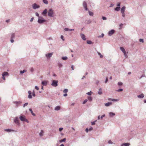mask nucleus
<instances>
[{
  "label": "nucleus",
  "instance_id": "obj_1",
  "mask_svg": "<svg viewBox=\"0 0 146 146\" xmlns=\"http://www.w3.org/2000/svg\"><path fill=\"white\" fill-rule=\"evenodd\" d=\"M53 10L52 9H50L48 12V16L50 17H53Z\"/></svg>",
  "mask_w": 146,
  "mask_h": 146
},
{
  "label": "nucleus",
  "instance_id": "obj_2",
  "mask_svg": "<svg viewBox=\"0 0 146 146\" xmlns=\"http://www.w3.org/2000/svg\"><path fill=\"white\" fill-rule=\"evenodd\" d=\"M46 21V20L44 19L42 17H39L38 20V22L39 23H43Z\"/></svg>",
  "mask_w": 146,
  "mask_h": 146
},
{
  "label": "nucleus",
  "instance_id": "obj_3",
  "mask_svg": "<svg viewBox=\"0 0 146 146\" xmlns=\"http://www.w3.org/2000/svg\"><path fill=\"white\" fill-rule=\"evenodd\" d=\"M58 83V81H56L55 80H53L52 83L51 85L52 86L54 87L57 86H58L57 83Z\"/></svg>",
  "mask_w": 146,
  "mask_h": 146
},
{
  "label": "nucleus",
  "instance_id": "obj_4",
  "mask_svg": "<svg viewBox=\"0 0 146 146\" xmlns=\"http://www.w3.org/2000/svg\"><path fill=\"white\" fill-rule=\"evenodd\" d=\"M19 118L21 121H24L28 122V121L25 118V116H21Z\"/></svg>",
  "mask_w": 146,
  "mask_h": 146
},
{
  "label": "nucleus",
  "instance_id": "obj_5",
  "mask_svg": "<svg viewBox=\"0 0 146 146\" xmlns=\"http://www.w3.org/2000/svg\"><path fill=\"white\" fill-rule=\"evenodd\" d=\"M120 48L121 51L123 53L124 55L126 57H127V55L126 54V51L124 48L122 47H120Z\"/></svg>",
  "mask_w": 146,
  "mask_h": 146
},
{
  "label": "nucleus",
  "instance_id": "obj_6",
  "mask_svg": "<svg viewBox=\"0 0 146 146\" xmlns=\"http://www.w3.org/2000/svg\"><path fill=\"white\" fill-rule=\"evenodd\" d=\"M9 75L8 73L7 72H4L2 74V78L4 80H5V76H8Z\"/></svg>",
  "mask_w": 146,
  "mask_h": 146
},
{
  "label": "nucleus",
  "instance_id": "obj_7",
  "mask_svg": "<svg viewBox=\"0 0 146 146\" xmlns=\"http://www.w3.org/2000/svg\"><path fill=\"white\" fill-rule=\"evenodd\" d=\"M15 122L17 125H19L20 123L19 121V118L18 117H16L14 119Z\"/></svg>",
  "mask_w": 146,
  "mask_h": 146
},
{
  "label": "nucleus",
  "instance_id": "obj_8",
  "mask_svg": "<svg viewBox=\"0 0 146 146\" xmlns=\"http://www.w3.org/2000/svg\"><path fill=\"white\" fill-rule=\"evenodd\" d=\"M40 7V6L38 5L36 3H34L33 5V7L34 9H36V8H39Z\"/></svg>",
  "mask_w": 146,
  "mask_h": 146
},
{
  "label": "nucleus",
  "instance_id": "obj_9",
  "mask_svg": "<svg viewBox=\"0 0 146 146\" xmlns=\"http://www.w3.org/2000/svg\"><path fill=\"white\" fill-rule=\"evenodd\" d=\"M83 5L86 10H87V4L86 2L84 1L83 3Z\"/></svg>",
  "mask_w": 146,
  "mask_h": 146
},
{
  "label": "nucleus",
  "instance_id": "obj_10",
  "mask_svg": "<svg viewBox=\"0 0 146 146\" xmlns=\"http://www.w3.org/2000/svg\"><path fill=\"white\" fill-rule=\"evenodd\" d=\"M47 12V10L46 9H45L43 12L42 13V15L44 16H46V13Z\"/></svg>",
  "mask_w": 146,
  "mask_h": 146
},
{
  "label": "nucleus",
  "instance_id": "obj_11",
  "mask_svg": "<svg viewBox=\"0 0 146 146\" xmlns=\"http://www.w3.org/2000/svg\"><path fill=\"white\" fill-rule=\"evenodd\" d=\"M80 36H81V38L82 39L84 40H86V38H85V36L84 34H80Z\"/></svg>",
  "mask_w": 146,
  "mask_h": 146
},
{
  "label": "nucleus",
  "instance_id": "obj_12",
  "mask_svg": "<svg viewBox=\"0 0 146 146\" xmlns=\"http://www.w3.org/2000/svg\"><path fill=\"white\" fill-rule=\"evenodd\" d=\"M114 32V31L113 30H112L111 31H109L108 33V35L109 36L111 35Z\"/></svg>",
  "mask_w": 146,
  "mask_h": 146
},
{
  "label": "nucleus",
  "instance_id": "obj_13",
  "mask_svg": "<svg viewBox=\"0 0 146 146\" xmlns=\"http://www.w3.org/2000/svg\"><path fill=\"white\" fill-rule=\"evenodd\" d=\"M53 53H49L46 54V56L47 58H50L51 57Z\"/></svg>",
  "mask_w": 146,
  "mask_h": 146
},
{
  "label": "nucleus",
  "instance_id": "obj_14",
  "mask_svg": "<svg viewBox=\"0 0 146 146\" xmlns=\"http://www.w3.org/2000/svg\"><path fill=\"white\" fill-rule=\"evenodd\" d=\"M28 93H29V96H28V98H32V96L31 95V94L32 92H31L30 91H28Z\"/></svg>",
  "mask_w": 146,
  "mask_h": 146
},
{
  "label": "nucleus",
  "instance_id": "obj_15",
  "mask_svg": "<svg viewBox=\"0 0 146 146\" xmlns=\"http://www.w3.org/2000/svg\"><path fill=\"white\" fill-rule=\"evenodd\" d=\"M130 144L129 143H124L122 144L121 145V146H129L130 145Z\"/></svg>",
  "mask_w": 146,
  "mask_h": 146
},
{
  "label": "nucleus",
  "instance_id": "obj_16",
  "mask_svg": "<svg viewBox=\"0 0 146 146\" xmlns=\"http://www.w3.org/2000/svg\"><path fill=\"white\" fill-rule=\"evenodd\" d=\"M125 7V6L123 7L121 9V13H124Z\"/></svg>",
  "mask_w": 146,
  "mask_h": 146
},
{
  "label": "nucleus",
  "instance_id": "obj_17",
  "mask_svg": "<svg viewBox=\"0 0 146 146\" xmlns=\"http://www.w3.org/2000/svg\"><path fill=\"white\" fill-rule=\"evenodd\" d=\"M112 104V103L111 102H109L108 103H106L105 104V106H109L110 105H111Z\"/></svg>",
  "mask_w": 146,
  "mask_h": 146
},
{
  "label": "nucleus",
  "instance_id": "obj_18",
  "mask_svg": "<svg viewBox=\"0 0 146 146\" xmlns=\"http://www.w3.org/2000/svg\"><path fill=\"white\" fill-rule=\"evenodd\" d=\"M47 84V82L46 81H43L42 82V84L44 86L46 85Z\"/></svg>",
  "mask_w": 146,
  "mask_h": 146
},
{
  "label": "nucleus",
  "instance_id": "obj_19",
  "mask_svg": "<svg viewBox=\"0 0 146 146\" xmlns=\"http://www.w3.org/2000/svg\"><path fill=\"white\" fill-rule=\"evenodd\" d=\"M98 93L100 95L101 94H102V89L101 88H100L99 90V91L98 92Z\"/></svg>",
  "mask_w": 146,
  "mask_h": 146
},
{
  "label": "nucleus",
  "instance_id": "obj_20",
  "mask_svg": "<svg viewBox=\"0 0 146 146\" xmlns=\"http://www.w3.org/2000/svg\"><path fill=\"white\" fill-rule=\"evenodd\" d=\"M137 97L139 98H143L144 97V95L143 94H142L140 95H138L137 96Z\"/></svg>",
  "mask_w": 146,
  "mask_h": 146
},
{
  "label": "nucleus",
  "instance_id": "obj_21",
  "mask_svg": "<svg viewBox=\"0 0 146 146\" xmlns=\"http://www.w3.org/2000/svg\"><path fill=\"white\" fill-rule=\"evenodd\" d=\"M60 109V107L59 106H57L55 108V110H58Z\"/></svg>",
  "mask_w": 146,
  "mask_h": 146
},
{
  "label": "nucleus",
  "instance_id": "obj_22",
  "mask_svg": "<svg viewBox=\"0 0 146 146\" xmlns=\"http://www.w3.org/2000/svg\"><path fill=\"white\" fill-rule=\"evenodd\" d=\"M44 132V131L42 130L39 133V135L40 136H42L43 135V134Z\"/></svg>",
  "mask_w": 146,
  "mask_h": 146
},
{
  "label": "nucleus",
  "instance_id": "obj_23",
  "mask_svg": "<svg viewBox=\"0 0 146 146\" xmlns=\"http://www.w3.org/2000/svg\"><path fill=\"white\" fill-rule=\"evenodd\" d=\"M111 117H112L113 116H114L115 114L114 113H112V112H110L109 113Z\"/></svg>",
  "mask_w": 146,
  "mask_h": 146
},
{
  "label": "nucleus",
  "instance_id": "obj_24",
  "mask_svg": "<svg viewBox=\"0 0 146 146\" xmlns=\"http://www.w3.org/2000/svg\"><path fill=\"white\" fill-rule=\"evenodd\" d=\"M66 139L65 138H64L63 139H61L60 140V142L61 143L62 142H64L65 141Z\"/></svg>",
  "mask_w": 146,
  "mask_h": 146
},
{
  "label": "nucleus",
  "instance_id": "obj_25",
  "mask_svg": "<svg viewBox=\"0 0 146 146\" xmlns=\"http://www.w3.org/2000/svg\"><path fill=\"white\" fill-rule=\"evenodd\" d=\"M120 8V7H117L115 9V10L116 11H118L119 10Z\"/></svg>",
  "mask_w": 146,
  "mask_h": 146
},
{
  "label": "nucleus",
  "instance_id": "obj_26",
  "mask_svg": "<svg viewBox=\"0 0 146 146\" xmlns=\"http://www.w3.org/2000/svg\"><path fill=\"white\" fill-rule=\"evenodd\" d=\"M89 15L90 16H92L93 15V12H92L91 11H89Z\"/></svg>",
  "mask_w": 146,
  "mask_h": 146
},
{
  "label": "nucleus",
  "instance_id": "obj_27",
  "mask_svg": "<svg viewBox=\"0 0 146 146\" xmlns=\"http://www.w3.org/2000/svg\"><path fill=\"white\" fill-rule=\"evenodd\" d=\"M68 58L67 57H63L62 58V59L64 60H66Z\"/></svg>",
  "mask_w": 146,
  "mask_h": 146
},
{
  "label": "nucleus",
  "instance_id": "obj_28",
  "mask_svg": "<svg viewBox=\"0 0 146 146\" xmlns=\"http://www.w3.org/2000/svg\"><path fill=\"white\" fill-rule=\"evenodd\" d=\"M43 2L45 4H47L48 2L47 0H43Z\"/></svg>",
  "mask_w": 146,
  "mask_h": 146
},
{
  "label": "nucleus",
  "instance_id": "obj_29",
  "mask_svg": "<svg viewBox=\"0 0 146 146\" xmlns=\"http://www.w3.org/2000/svg\"><path fill=\"white\" fill-rule=\"evenodd\" d=\"M68 92V90L67 89H65L63 91V92L64 93H67Z\"/></svg>",
  "mask_w": 146,
  "mask_h": 146
},
{
  "label": "nucleus",
  "instance_id": "obj_30",
  "mask_svg": "<svg viewBox=\"0 0 146 146\" xmlns=\"http://www.w3.org/2000/svg\"><path fill=\"white\" fill-rule=\"evenodd\" d=\"M87 42L88 44H92V42L90 40H87Z\"/></svg>",
  "mask_w": 146,
  "mask_h": 146
},
{
  "label": "nucleus",
  "instance_id": "obj_31",
  "mask_svg": "<svg viewBox=\"0 0 146 146\" xmlns=\"http://www.w3.org/2000/svg\"><path fill=\"white\" fill-rule=\"evenodd\" d=\"M27 71L25 70H23V71H20V73L21 74H22L24 72H25Z\"/></svg>",
  "mask_w": 146,
  "mask_h": 146
},
{
  "label": "nucleus",
  "instance_id": "obj_32",
  "mask_svg": "<svg viewBox=\"0 0 146 146\" xmlns=\"http://www.w3.org/2000/svg\"><path fill=\"white\" fill-rule=\"evenodd\" d=\"M98 54L100 56V58H102L103 57V56L100 53L98 52Z\"/></svg>",
  "mask_w": 146,
  "mask_h": 146
},
{
  "label": "nucleus",
  "instance_id": "obj_33",
  "mask_svg": "<svg viewBox=\"0 0 146 146\" xmlns=\"http://www.w3.org/2000/svg\"><path fill=\"white\" fill-rule=\"evenodd\" d=\"M92 93V92L91 91H90L89 92L87 93L86 94L89 95H91Z\"/></svg>",
  "mask_w": 146,
  "mask_h": 146
},
{
  "label": "nucleus",
  "instance_id": "obj_34",
  "mask_svg": "<svg viewBox=\"0 0 146 146\" xmlns=\"http://www.w3.org/2000/svg\"><path fill=\"white\" fill-rule=\"evenodd\" d=\"M88 99L90 101H91L92 100V98L91 97H88Z\"/></svg>",
  "mask_w": 146,
  "mask_h": 146
},
{
  "label": "nucleus",
  "instance_id": "obj_35",
  "mask_svg": "<svg viewBox=\"0 0 146 146\" xmlns=\"http://www.w3.org/2000/svg\"><path fill=\"white\" fill-rule=\"evenodd\" d=\"M15 34L13 33L12 34L11 38H13L15 37Z\"/></svg>",
  "mask_w": 146,
  "mask_h": 146
},
{
  "label": "nucleus",
  "instance_id": "obj_36",
  "mask_svg": "<svg viewBox=\"0 0 146 146\" xmlns=\"http://www.w3.org/2000/svg\"><path fill=\"white\" fill-rule=\"evenodd\" d=\"M122 84V83L121 82H119L118 83V84L119 86H121V85Z\"/></svg>",
  "mask_w": 146,
  "mask_h": 146
},
{
  "label": "nucleus",
  "instance_id": "obj_37",
  "mask_svg": "<svg viewBox=\"0 0 146 146\" xmlns=\"http://www.w3.org/2000/svg\"><path fill=\"white\" fill-rule=\"evenodd\" d=\"M69 29L67 28H65L64 29V30L65 31H69Z\"/></svg>",
  "mask_w": 146,
  "mask_h": 146
},
{
  "label": "nucleus",
  "instance_id": "obj_38",
  "mask_svg": "<svg viewBox=\"0 0 146 146\" xmlns=\"http://www.w3.org/2000/svg\"><path fill=\"white\" fill-rule=\"evenodd\" d=\"M63 38H64V36L63 35H61V38L63 40V41H64V40Z\"/></svg>",
  "mask_w": 146,
  "mask_h": 146
},
{
  "label": "nucleus",
  "instance_id": "obj_39",
  "mask_svg": "<svg viewBox=\"0 0 146 146\" xmlns=\"http://www.w3.org/2000/svg\"><path fill=\"white\" fill-rule=\"evenodd\" d=\"M87 100H84V101L83 102V104H85L87 102Z\"/></svg>",
  "mask_w": 146,
  "mask_h": 146
},
{
  "label": "nucleus",
  "instance_id": "obj_40",
  "mask_svg": "<svg viewBox=\"0 0 146 146\" xmlns=\"http://www.w3.org/2000/svg\"><path fill=\"white\" fill-rule=\"evenodd\" d=\"M35 89L37 90H38L39 89V88H38V87L36 86H35Z\"/></svg>",
  "mask_w": 146,
  "mask_h": 146
},
{
  "label": "nucleus",
  "instance_id": "obj_41",
  "mask_svg": "<svg viewBox=\"0 0 146 146\" xmlns=\"http://www.w3.org/2000/svg\"><path fill=\"white\" fill-rule=\"evenodd\" d=\"M108 143L109 144H112V142L111 140H109L108 141Z\"/></svg>",
  "mask_w": 146,
  "mask_h": 146
},
{
  "label": "nucleus",
  "instance_id": "obj_42",
  "mask_svg": "<svg viewBox=\"0 0 146 146\" xmlns=\"http://www.w3.org/2000/svg\"><path fill=\"white\" fill-rule=\"evenodd\" d=\"M28 104V103H25L24 105L23 106V107H25L26 106H27V105Z\"/></svg>",
  "mask_w": 146,
  "mask_h": 146
},
{
  "label": "nucleus",
  "instance_id": "obj_43",
  "mask_svg": "<svg viewBox=\"0 0 146 146\" xmlns=\"http://www.w3.org/2000/svg\"><path fill=\"white\" fill-rule=\"evenodd\" d=\"M5 130L6 131H8V132H10L11 131V130L9 129H5Z\"/></svg>",
  "mask_w": 146,
  "mask_h": 146
},
{
  "label": "nucleus",
  "instance_id": "obj_44",
  "mask_svg": "<svg viewBox=\"0 0 146 146\" xmlns=\"http://www.w3.org/2000/svg\"><path fill=\"white\" fill-rule=\"evenodd\" d=\"M117 100H117L113 99L112 100H111V101H117Z\"/></svg>",
  "mask_w": 146,
  "mask_h": 146
},
{
  "label": "nucleus",
  "instance_id": "obj_45",
  "mask_svg": "<svg viewBox=\"0 0 146 146\" xmlns=\"http://www.w3.org/2000/svg\"><path fill=\"white\" fill-rule=\"evenodd\" d=\"M102 19L103 20H106V18L104 17H103Z\"/></svg>",
  "mask_w": 146,
  "mask_h": 146
},
{
  "label": "nucleus",
  "instance_id": "obj_46",
  "mask_svg": "<svg viewBox=\"0 0 146 146\" xmlns=\"http://www.w3.org/2000/svg\"><path fill=\"white\" fill-rule=\"evenodd\" d=\"M139 41L140 42H143V39H139Z\"/></svg>",
  "mask_w": 146,
  "mask_h": 146
},
{
  "label": "nucleus",
  "instance_id": "obj_47",
  "mask_svg": "<svg viewBox=\"0 0 146 146\" xmlns=\"http://www.w3.org/2000/svg\"><path fill=\"white\" fill-rule=\"evenodd\" d=\"M123 91V89H120L117 90L118 92H121Z\"/></svg>",
  "mask_w": 146,
  "mask_h": 146
},
{
  "label": "nucleus",
  "instance_id": "obj_48",
  "mask_svg": "<svg viewBox=\"0 0 146 146\" xmlns=\"http://www.w3.org/2000/svg\"><path fill=\"white\" fill-rule=\"evenodd\" d=\"M35 14L36 16L39 17H39V14L38 13H36Z\"/></svg>",
  "mask_w": 146,
  "mask_h": 146
},
{
  "label": "nucleus",
  "instance_id": "obj_49",
  "mask_svg": "<svg viewBox=\"0 0 146 146\" xmlns=\"http://www.w3.org/2000/svg\"><path fill=\"white\" fill-rule=\"evenodd\" d=\"M93 129V128L92 127H91L89 129V131H91Z\"/></svg>",
  "mask_w": 146,
  "mask_h": 146
},
{
  "label": "nucleus",
  "instance_id": "obj_50",
  "mask_svg": "<svg viewBox=\"0 0 146 146\" xmlns=\"http://www.w3.org/2000/svg\"><path fill=\"white\" fill-rule=\"evenodd\" d=\"M63 129V128H62V127L60 128L59 129V131H61Z\"/></svg>",
  "mask_w": 146,
  "mask_h": 146
},
{
  "label": "nucleus",
  "instance_id": "obj_51",
  "mask_svg": "<svg viewBox=\"0 0 146 146\" xmlns=\"http://www.w3.org/2000/svg\"><path fill=\"white\" fill-rule=\"evenodd\" d=\"M95 121L92 122L91 123L92 125H95Z\"/></svg>",
  "mask_w": 146,
  "mask_h": 146
},
{
  "label": "nucleus",
  "instance_id": "obj_52",
  "mask_svg": "<svg viewBox=\"0 0 146 146\" xmlns=\"http://www.w3.org/2000/svg\"><path fill=\"white\" fill-rule=\"evenodd\" d=\"M120 3H117V6L118 7H119V6H120Z\"/></svg>",
  "mask_w": 146,
  "mask_h": 146
},
{
  "label": "nucleus",
  "instance_id": "obj_53",
  "mask_svg": "<svg viewBox=\"0 0 146 146\" xmlns=\"http://www.w3.org/2000/svg\"><path fill=\"white\" fill-rule=\"evenodd\" d=\"M122 14V16L123 17H124L125 16V15L124 13H121Z\"/></svg>",
  "mask_w": 146,
  "mask_h": 146
},
{
  "label": "nucleus",
  "instance_id": "obj_54",
  "mask_svg": "<svg viewBox=\"0 0 146 146\" xmlns=\"http://www.w3.org/2000/svg\"><path fill=\"white\" fill-rule=\"evenodd\" d=\"M33 96L35 97V92L33 91Z\"/></svg>",
  "mask_w": 146,
  "mask_h": 146
},
{
  "label": "nucleus",
  "instance_id": "obj_55",
  "mask_svg": "<svg viewBox=\"0 0 146 146\" xmlns=\"http://www.w3.org/2000/svg\"><path fill=\"white\" fill-rule=\"evenodd\" d=\"M34 19V18L33 17L31 18L30 20V21L31 22H32V21H33V20Z\"/></svg>",
  "mask_w": 146,
  "mask_h": 146
},
{
  "label": "nucleus",
  "instance_id": "obj_56",
  "mask_svg": "<svg viewBox=\"0 0 146 146\" xmlns=\"http://www.w3.org/2000/svg\"><path fill=\"white\" fill-rule=\"evenodd\" d=\"M34 70V69H33V68H32L31 69H30V71L31 72H33Z\"/></svg>",
  "mask_w": 146,
  "mask_h": 146
},
{
  "label": "nucleus",
  "instance_id": "obj_57",
  "mask_svg": "<svg viewBox=\"0 0 146 146\" xmlns=\"http://www.w3.org/2000/svg\"><path fill=\"white\" fill-rule=\"evenodd\" d=\"M105 115H102V116L101 117V119H102V118H103V117H105Z\"/></svg>",
  "mask_w": 146,
  "mask_h": 146
},
{
  "label": "nucleus",
  "instance_id": "obj_58",
  "mask_svg": "<svg viewBox=\"0 0 146 146\" xmlns=\"http://www.w3.org/2000/svg\"><path fill=\"white\" fill-rule=\"evenodd\" d=\"M14 40L13 39V38H11V42H14Z\"/></svg>",
  "mask_w": 146,
  "mask_h": 146
},
{
  "label": "nucleus",
  "instance_id": "obj_59",
  "mask_svg": "<svg viewBox=\"0 0 146 146\" xmlns=\"http://www.w3.org/2000/svg\"><path fill=\"white\" fill-rule=\"evenodd\" d=\"M29 110L31 111V113H33V111H32V110L30 108V109H29Z\"/></svg>",
  "mask_w": 146,
  "mask_h": 146
},
{
  "label": "nucleus",
  "instance_id": "obj_60",
  "mask_svg": "<svg viewBox=\"0 0 146 146\" xmlns=\"http://www.w3.org/2000/svg\"><path fill=\"white\" fill-rule=\"evenodd\" d=\"M58 66L60 67H61L62 66V64H59Z\"/></svg>",
  "mask_w": 146,
  "mask_h": 146
},
{
  "label": "nucleus",
  "instance_id": "obj_61",
  "mask_svg": "<svg viewBox=\"0 0 146 146\" xmlns=\"http://www.w3.org/2000/svg\"><path fill=\"white\" fill-rule=\"evenodd\" d=\"M89 131V129H88V128H86V131L87 132H88Z\"/></svg>",
  "mask_w": 146,
  "mask_h": 146
},
{
  "label": "nucleus",
  "instance_id": "obj_62",
  "mask_svg": "<svg viewBox=\"0 0 146 146\" xmlns=\"http://www.w3.org/2000/svg\"><path fill=\"white\" fill-rule=\"evenodd\" d=\"M15 103H16V104H20L21 103L19 102H15Z\"/></svg>",
  "mask_w": 146,
  "mask_h": 146
},
{
  "label": "nucleus",
  "instance_id": "obj_63",
  "mask_svg": "<svg viewBox=\"0 0 146 146\" xmlns=\"http://www.w3.org/2000/svg\"><path fill=\"white\" fill-rule=\"evenodd\" d=\"M71 68H72V70H74V66H73V65H72V66H71Z\"/></svg>",
  "mask_w": 146,
  "mask_h": 146
},
{
  "label": "nucleus",
  "instance_id": "obj_64",
  "mask_svg": "<svg viewBox=\"0 0 146 146\" xmlns=\"http://www.w3.org/2000/svg\"><path fill=\"white\" fill-rule=\"evenodd\" d=\"M108 81V78H106V81H105V83H106Z\"/></svg>",
  "mask_w": 146,
  "mask_h": 146
}]
</instances>
